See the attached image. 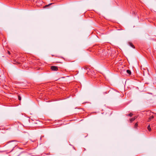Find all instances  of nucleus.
<instances>
[{
	"mask_svg": "<svg viewBox=\"0 0 156 156\" xmlns=\"http://www.w3.org/2000/svg\"><path fill=\"white\" fill-rule=\"evenodd\" d=\"M128 44H129L132 48H135V47H134V45L132 43H131L130 42H129L128 43Z\"/></svg>",
	"mask_w": 156,
	"mask_h": 156,
	"instance_id": "nucleus-4",
	"label": "nucleus"
},
{
	"mask_svg": "<svg viewBox=\"0 0 156 156\" xmlns=\"http://www.w3.org/2000/svg\"><path fill=\"white\" fill-rule=\"evenodd\" d=\"M8 53L10 55V52L9 51H8Z\"/></svg>",
	"mask_w": 156,
	"mask_h": 156,
	"instance_id": "nucleus-14",
	"label": "nucleus"
},
{
	"mask_svg": "<svg viewBox=\"0 0 156 156\" xmlns=\"http://www.w3.org/2000/svg\"><path fill=\"white\" fill-rule=\"evenodd\" d=\"M147 129L149 131H150L151 130V128L150 126V125H149L147 127Z\"/></svg>",
	"mask_w": 156,
	"mask_h": 156,
	"instance_id": "nucleus-7",
	"label": "nucleus"
},
{
	"mask_svg": "<svg viewBox=\"0 0 156 156\" xmlns=\"http://www.w3.org/2000/svg\"><path fill=\"white\" fill-rule=\"evenodd\" d=\"M126 72L127 73H128L130 75L131 74V71L129 70H127L126 71Z\"/></svg>",
	"mask_w": 156,
	"mask_h": 156,
	"instance_id": "nucleus-6",
	"label": "nucleus"
},
{
	"mask_svg": "<svg viewBox=\"0 0 156 156\" xmlns=\"http://www.w3.org/2000/svg\"><path fill=\"white\" fill-rule=\"evenodd\" d=\"M51 69L53 71H57L58 69L57 67L55 66H51Z\"/></svg>",
	"mask_w": 156,
	"mask_h": 156,
	"instance_id": "nucleus-2",
	"label": "nucleus"
},
{
	"mask_svg": "<svg viewBox=\"0 0 156 156\" xmlns=\"http://www.w3.org/2000/svg\"><path fill=\"white\" fill-rule=\"evenodd\" d=\"M133 114L131 113H130L129 114L126 115L127 116H129L130 117H132L133 116Z\"/></svg>",
	"mask_w": 156,
	"mask_h": 156,
	"instance_id": "nucleus-8",
	"label": "nucleus"
},
{
	"mask_svg": "<svg viewBox=\"0 0 156 156\" xmlns=\"http://www.w3.org/2000/svg\"><path fill=\"white\" fill-rule=\"evenodd\" d=\"M53 4V3H50L48 5H46L45 6V7H47L48 6H50V5H52Z\"/></svg>",
	"mask_w": 156,
	"mask_h": 156,
	"instance_id": "nucleus-11",
	"label": "nucleus"
},
{
	"mask_svg": "<svg viewBox=\"0 0 156 156\" xmlns=\"http://www.w3.org/2000/svg\"><path fill=\"white\" fill-rule=\"evenodd\" d=\"M154 117V116L153 115H151V116L149 118V119H148V121H150V120H151L152 119H153Z\"/></svg>",
	"mask_w": 156,
	"mask_h": 156,
	"instance_id": "nucleus-5",
	"label": "nucleus"
},
{
	"mask_svg": "<svg viewBox=\"0 0 156 156\" xmlns=\"http://www.w3.org/2000/svg\"><path fill=\"white\" fill-rule=\"evenodd\" d=\"M135 120L133 118H132L130 119V123L132 122L133 121Z\"/></svg>",
	"mask_w": 156,
	"mask_h": 156,
	"instance_id": "nucleus-9",
	"label": "nucleus"
},
{
	"mask_svg": "<svg viewBox=\"0 0 156 156\" xmlns=\"http://www.w3.org/2000/svg\"><path fill=\"white\" fill-rule=\"evenodd\" d=\"M137 118V117L136 116H135L133 118L134 119V120H135L136 118Z\"/></svg>",
	"mask_w": 156,
	"mask_h": 156,
	"instance_id": "nucleus-13",
	"label": "nucleus"
},
{
	"mask_svg": "<svg viewBox=\"0 0 156 156\" xmlns=\"http://www.w3.org/2000/svg\"><path fill=\"white\" fill-rule=\"evenodd\" d=\"M17 145V142L15 141H10L7 145V151H9L11 150L10 156H18L20 153L18 150L13 151V148Z\"/></svg>",
	"mask_w": 156,
	"mask_h": 156,
	"instance_id": "nucleus-1",
	"label": "nucleus"
},
{
	"mask_svg": "<svg viewBox=\"0 0 156 156\" xmlns=\"http://www.w3.org/2000/svg\"><path fill=\"white\" fill-rule=\"evenodd\" d=\"M18 99L20 101L21 100V97L20 96H18Z\"/></svg>",
	"mask_w": 156,
	"mask_h": 156,
	"instance_id": "nucleus-12",
	"label": "nucleus"
},
{
	"mask_svg": "<svg viewBox=\"0 0 156 156\" xmlns=\"http://www.w3.org/2000/svg\"><path fill=\"white\" fill-rule=\"evenodd\" d=\"M138 124L137 122L134 125V128H136L138 126Z\"/></svg>",
	"mask_w": 156,
	"mask_h": 156,
	"instance_id": "nucleus-10",
	"label": "nucleus"
},
{
	"mask_svg": "<svg viewBox=\"0 0 156 156\" xmlns=\"http://www.w3.org/2000/svg\"><path fill=\"white\" fill-rule=\"evenodd\" d=\"M13 64H20V62H19L18 60H14L13 61Z\"/></svg>",
	"mask_w": 156,
	"mask_h": 156,
	"instance_id": "nucleus-3",
	"label": "nucleus"
}]
</instances>
